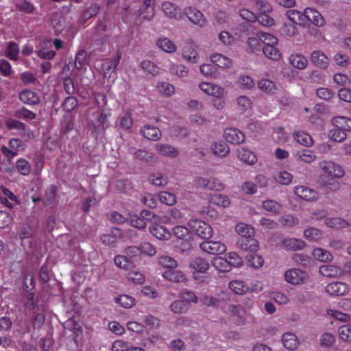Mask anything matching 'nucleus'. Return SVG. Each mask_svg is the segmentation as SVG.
I'll use <instances>...</instances> for the list:
<instances>
[{"label":"nucleus","mask_w":351,"mask_h":351,"mask_svg":"<svg viewBox=\"0 0 351 351\" xmlns=\"http://www.w3.org/2000/svg\"><path fill=\"white\" fill-rule=\"evenodd\" d=\"M257 36H258L261 41L265 44V46L277 45L278 43V38L269 33L258 32Z\"/></svg>","instance_id":"ea45409f"},{"label":"nucleus","mask_w":351,"mask_h":351,"mask_svg":"<svg viewBox=\"0 0 351 351\" xmlns=\"http://www.w3.org/2000/svg\"><path fill=\"white\" fill-rule=\"evenodd\" d=\"M347 130H343L337 127H334L329 132L330 139L336 142H343L347 138Z\"/></svg>","instance_id":"09e8293b"},{"label":"nucleus","mask_w":351,"mask_h":351,"mask_svg":"<svg viewBox=\"0 0 351 351\" xmlns=\"http://www.w3.org/2000/svg\"><path fill=\"white\" fill-rule=\"evenodd\" d=\"M278 245L287 251H298L304 248L305 243L298 239L282 238L280 239Z\"/></svg>","instance_id":"423d86ee"},{"label":"nucleus","mask_w":351,"mask_h":351,"mask_svg":"<svg viewBox=\"0 0 351 351\" xmlns=\"http://www.w3.org/2000/svg\"><path fill=\"white\" fill-rule=\"evenodd\" d=\"M273 178L277 182L283 185H289L293 180L292 174L286 171L277 172Z\"/></svg>","instance_id":"4c0bfd02"},{"label":"nucleus","mask_w":351,"mask_h":351,"mask_svg":"<svg viewBox=\"0 0 351 351\" xmlns=\"http://www.w3.org/2000/svg\"><path fill=\"white\" fill-rule=\"evenodd\" d=\"M199 247L202 251L210 254H221L226 250V245L219 241H204Z\"/></svg>","instance_id":"39448f33"},{"label":"nucleus","mask_w":351,"mask_h":351,"mask_svg":"<svg viewBox=\"0 0 351 351\" xmlns=\"http://www.w3.org/2000/svg\"><path fill=\"white\" fill-rule=\"evenodd\" d=\"M327 315L333 317L335 319L341 322H350L351 321V316L347 313L335 310H327Z\"/></svg>","instance_id":"8fccbe9b"},{"label":"nucleus","mask_w":351,"mask_h":351,"mask_svg":"<svg viewBox=\"0 0 351 351\" xmlns=\"http://www.w3.org/2000/svg\"><path fill=\"white\" fill-rule=\"evenodd\" d=\"M155 148L159 154L165 157L174 158L179 154L176 147L169 145L158 144L155 145Z\"/></svg>","instance_id":"bb28decb"},{"label":"nucleus","mask_w":351,"mask_h":351,"mask_svg":"<svg viewBox=\"0 0 351 351\" xmlns=\"http://www.w3.org/2000/svg\"><path fill=\"white\" fill-rule=\"evenodd\" d=\"M19 98L23 103L27 105H35L40 101L39 95L29 89L21 91L19 94Z\"/></svg>","instance_id":"dca6fc26"},{"label":"nucleus","mask_w":351,"mask_h":351,"mask_svg":"<svg viewBox=\"0 0 351 351\" xmlns=\"http://www.w3.org/2000/svg\"><path fill=\"white\" fill-rule=\"evenodd\" d=\"M289 60L291 66L300 70L305 69L308 64L307 58L300 53L291 54Z\"/></svg>","instance_id":"aec40b11"},{"label":"nucleus","mask_w":351,"mask_h":351,"mask_svg":"<svg viewBox=\"0 0 351 351\" xmlns=\"http://www.w3.org/2000/svg\"><path fill=\"white\" fill-rule=\"evenodd\" d=\"M258 87L261 90L268 94L274 93L276 90V86L274 82L267 79L260 80L258 82Z\"/></svg>","instance_id":"79ce46f5"},{"label":"nucleus","mask_w":351,"mask_h":351,"mask_svg":"<svg viewBox=\"0 0 351 351\" xmlns=\"http://www.w3.org/2000/svg\"><path fill=\"white\" fill-rule=\"evenodd\" d=\"M115 265L122 269H127L132 266V263L125 256L118 255L114 257Z\"/></svg>","instance_id":"338daca9"},{"label":"nucleus","mask_w":351,"mask_h":351,"mask_svg":"<svg viewBox=\"0 0 351 351\" xmlns=\"http://www.w3.org/2000/svg\"><path fill=\"white\" fill-rule=\"evenodd\" d=\"M327 226L332 228H348L350 226L351 224L340 217H331L326 219L325 221Z\"/></svg>","instance_id":"72a5a7b5"},{"label":"nucleus","mask_w":351,"mask_h":351,"mask_svg":"<svg viewBox=\"0 0 351 351\" xmlns=\"http://www.w3.org/2000/svg\"><path fill=\"white\" fill-rule=\"evenodd\" d=\"M331 121L334 127H337L343 130H351V119L348 117L337 116L333 117Z\"/></svg>","instance_id":"7c9ffc66"},{"label":"nucleus","mask_w":351,"mask_h":351,"mask_svg":"<svg viewBox=\"0 0 351 351\" xmlns=\"http://www.w3.org/2000/svg\"><path fill=\"white\" fill-rule=\"evenodd\" d=\"M294 193L297 196L306 201H315L318 198V194L315 191L305 186L295 187Z\"/></svg>","instance_id":"ddd939ff"},{"label":"nucleus","mask_w":351,"mask_h":351,"mask_svg":"<svg viewBox=\"0 0 351 351\" xmlns=\"http://www.w3.org/2000/svg\"><path fill=\"white\" fill-rule=\"evenodd\" d=\"M263 208L274 214H279L282 211V205L274 199H266L262 203Z\"/></svg>","instance_id":"f704fd0d"},{"label":"nucleus","mask_w":351,"mask_h":351,"mask_svg":"<svg viewBox=\"0 0 351 351\" xmlns=\"http://www.w3.org/2000/svg\"><path fill=\"white\" fill-rule=\"evenodd\" d=\"M236 85L242 90H250L254 86L253 79L247 75H239L236 82Z\"/></svg>","instance_id":"c756f323"},{"label":"nucleus","mask_w":351,"mask_h":351,"mask_svg":"<svg viewBox=\"0 0 351 351\" xmlns=\"http://www.w3.org/2000/svg\"><path fill=\"white\" fill-rule=\"evenodd\" d=\"M158 264L163 267H167L169 269H173L177 267V262L173 258L163 255L158 258Z\"/></svg>","instance_id":"0e129e2a"},{"label":"nucleus","mask_w":351,"mask_h":351,"mask_svg":"<svg viewBox=\"0 0 351 351\" xmlns=\"http://www.w3.org/2000/svg\"><path fill=\"white\" fill-rule=\"evenodd\" d=\"M197 184L199 187L209 190L221 191L223 189L221 182L215 178H199Z\"/></svg>","instance_id":"9b49d317"},{"label":"nucleus","mask_w":351,"mask_h":351,"mask_svg":"<svg viewBox=\"0 0 351 351\" xmlns=\"http://www.w3.org/2000/svg\"><path fill=\"white\" fill-rule=\"evenodd\" d=\"M183 58L189 62L196 63L199 60V56L192 43H188L182 50Z\"/></svg>","instance_id":"412c9836"},{"label":"nucleus","mask_w":351,"mask_h":351,"mask_svg":"<svg viewBox=\"0 0 351 351\" xmlns=\"http://www.w3.org/2000/svg\"><path fill=\"white\" fill-rule=\"evenodd\" d=\"M189 267L195 271V273H205L209 268V263L201 257H195L191 260Z\"/></svg>","instance_id":"4be33fe9"},{"label":"nucleus","mask_w":351,"mask_h":351,"mask_svg":"<svg viewBox=\"0 0 351 351\" xmlns=\"http://www.w3.org/2000/svg\"><path fill=\"white\" fill-rule=\"evenodd\" d=\"M247 265L253 268L259 269L263 267L264 260L263 257L256 254H250L247 256Z\"/></svg>","instance_id":"c03bdc74"},{"label":"nucleus","mask_w":351,"mask_h":351,"mask_svg":"<svg viewBox=\"0 0 351 351\" xmlns=\"http://www.w3.org/2000/svg\"><path fill=\"white\" fill-rule=\"evenodd\" d=\"M210 60L213 63L220 68H228L232 63L230 59L219 53L212 54L210 56Z\"/></svg>","instance_id":"c9c22d12"},{"label":"nucleus","mask_w":351,"mask_h":351,"mask_svg":"<svg viewBox=\"0 0 351 351\" xmlns=\"http://www.w3.org/2000/svg\"><path fill=\"white\" fill-rule=\"evenodd\" d=\"M16 169L23 176L29 175L32 170L30 163L23 158H20L16 161Z\"/></svg>","instance_id":"13d9d810"},{"label":"nucleus","mask_w":351,"mask_h":351,"mask_svg":"<svg viewBox=\"0 0 351 351\" xmlns=\"http://www.w3.org/2000/svg\"><path fill=\"white\" fill-rule=\"evenodd\" d=\"M294 138L298 143L306 147H309L313 143L312 137L302 131L295 132Z\"/></svg>","instance_id":"37998d69"},{"label":"nucleus","mask_w":351,"mask_h":351,"mask_svg":"<svg viewBox=\"0 0 351 351\" xmlns=\"http://www.w3.org/2000/svg\"><path fill=\"white\" fill-rule=\"evenodd\" d=\"M228 311L230 315L237 317L242 324L246 322L247 315L241 305L230 304L228 306Z\"/></svg>","instance_id":"cd10ccee"},{"label":"nucleus","mask_w":351,"mask_h":351,"mask_svg":"<svg viewBox=\"0 0 351 351\" xmlns=\"http://www.w3.org/2000/svg\"><path fill=\"white\" fill-rule=\"evenodd\" d=\"M336 338L332 333L326 332L323 333L319 339L320 345L324 348H330L335 343Z\"/></svg>","instance_id":"6e6d98bb"},{"label":"nucleus","mask_w":351,"mask_h":351,"mask_svg":"<svg viewBox=\"0 0 351 351\" xmlns=\"http://www.w3.org/2000/svg\"><path fill=\"white\" fill-rule=\"evenodd\" d=\"M325 289L331 295L340 296L346 295L349 291V287L345 282H333L328 284Z\"/></svg>","instance_id":"1a4fd4ad"},{"label":"nucleus","mask_w":351,"mask_h":351,"mask_svg":"<svg viewBox=\"0 0 351 351\" xmlns=\"http://www.w3.org/2000/svg\"><path fill=\"white\" fill-rule=\"evenodd\" d=\"M313 255L315 258L322 262H329L332 260V255L331 253L320 247L314 249Z\"/></svg>","instance_id":"58836bf2"},{"label":"nucleus","mask_w":351,"mask_h":351,"mask_svg":"<svg viewBox=\"0 0 351 351\" xmlns=\"http://www.w3.org/2000/svg\"><path fill=\"white\" fill-rule=\"evenodd\" d=\"M120 59L121 55L119 53H117L115 58L112 60H107L103 64L102 71L105 78H110L111 77L112 73L114 71L115 69L119 64Z\"/></svg>","instance_id":"4468645a"},{"label":"nucleus","mask_w":351,"mask_h":351,"mask_svg":"<svg viewBox=\"0 0 351 351\" xmlns=\"http://www.w3.org/2000/svg\"><path fill=\"white\" fill-rule=\"evenodd\" d=\"M201 90L208 95H223L224 90L221 87L209 82H201L199 84Z\"/></svg>","instance_id":"b1692460"},{"label":"nucleus","mask_w":351,"mask_h":351,"mask_svg":"<svg viewBox=\"0 0 351 351\" xmlns=\"http://www.w3.org/2000/svg\"><path fill=\"white\" fill-rule=\"evenodd\" d=\"M223 137L228 142L234 145L242 143L245 140L244 134L234 128L226 129L223 132Z\"/></svg>","instance_id":"6e6552de"},{"label":"nucleus","mask_w":351,"mask_h":351,"mask_svg":"<svg viewBox=\"0 0 351 351\" xmlns=\"http://www.w3.org/2000/svg\"><path fill=\"white\" fill-rule=\"evenodd\" d=\"M237 245L240 250L250 252H255L258 249V242L254 237H241Z\"/></svg>","instance_id":"0eeeda50"},{"label":"nucleus","mask_w":351,"mask_h":351,"mask_svg":"<svg viewBox=\"0 0 351 351\" xmlns=\"http://www.w3.org/2000/svg\"><path fill=\"white\" fill-rule=\"evenodd\" d=\"M171 232L165 226L155 224V238L158 240H168L171 238Z\"/></svg>","instance_id":"de8ad7c7"},{"label":"nucleus","mask_w":351,"mask_h":351,"mask_svg":"<svg viewBox=\"0 0 351 351\" xmlns=\"http://www.w3.org/2000/svg\"><path fill=\"white\" fill-rule=\"evenodd\" d=\"M14 3L17 10L27 14L33 13L35 10L34 5L27 0H16Z\"/></svg>","instance_id":"864d4df0"},{"label":"nucleus","mask_w":351,"mask_h":351,"mask_svg":"<svg viewBox=\"0 0 351 351\" xmlns=\"http://www.w3.org/2000/svg\"><path fill=\"white\" fill-rule=\"evenodd\" d=\"M238 158L243 162L252 165L257 161L256 154L245 147H240L237 149Z\"/></svg>","instance_id":"2eb2a0df"},{"label":"nucleus","mask_w":351,"mask_h":351,"mask_svg":"<svg viewBox=\"0 0 351 351\" xmlns=\"http://www.w3.org/2000/svg\"><path fill=\"white\" fill-rule=\"evenodd\" d=\"M319 273L327 277H339L343 275V271L339 267L332 265H325L319 267Z\"/></svg>","instance_id":"6ab92c4d"},{"label":"nucleus","mask_w":351,"mask_h":351,"mask_svg":"<svg viewBox=\"0 0 351 351\" xmlns=\"http://www.w3.org/2000/svg\"><path fill=\"white\" fill-rule=\"evenodd\" d=\"M184 14L193 24L204 27L206 25L207 20L202 12L197 8L188 6L184 9Z\"/></svg>","instance_id":"20e7f679"},{"label":"nucleus","mask_w":351,"mask_h":351,"mask_svg":"<svg viewBox=\"0 0 351 351\" xmlns=\"http://www.w3.org/2000/svg\"><path fill=\"white\" fill-rule=\"evenodd\" d=\"M157 90L160 94L165 96H171L175 93V87L168 82L158 83Z\"/></svg>","instance_id":"bf43d9fd"},{"label":"nucleus","mask_w":351,"mask_h":351,"mask_svg":"<svg viewBox=\"0 0 351 351\" xmlns=\"http://www.w3.org/2000/svg\"><path fill=\"white\" fill-rule=\"evenodd\" d=\"M283 346L289 350H293L297 348L299 341L297 337L291 332H287L282 337Z\"/></svg>","instance_id":"c85d7f7f"},{"label":"nucleus","mask_w":351,"mask_h":351,"mask_svg":"<svg viewBox=\"0 0 351 351\" xmlns=\"http://www.w3.org/2000/svg\"><path fill=\"white\" fill-rule=\"evenodd\" d=\"M158 199L162 204L168 206H172L176 202V195L167 191L160 193Z\"/></svg>","instance_id":"680f3d73"},{"label":"nucleus","mask_w":351,"mask_h":351,"mask_svg":"<svg viewBox=\"0 0 351 351\" xmlns=\"http://www.w3.org/2000/svg\"><path fill=\"white\" fill-rule=\"evenodd\" d=\"M162 276L167 280L176 282H183L186 280V276L179 270L167 269L162 273Z\"/></svg>","instance_id":"5701e85b"},{"label":"nucleus","mask_w":351,"mask_h":351,"mask_svg":"<svg viewBox=\"0 0 351 351\" xmlns=\"http://www.w3.org/2000/svg\"><path fill=\"white\" fill-rule=\"evenodd\" d=\"M305 25L312 23L316 26L322 27L324 25L325 21L322 16L315 10L307 8L304 10Z\"/></svg>","instance_id":"9d476101"},{"label":"nucleus","mask_w":351,"mask_h":351,"mask_svg":"<svg viewBox=\"0 0 351 351\" xmlns=\"http://www.w3.org/2000/svg\"><path fill=\"white\" fill-rule=\"evenodd\" d=\"M116 125L120 128L129 130L133 125V119L131 116V111L126 110L121 114L116 122Z\"/></svg>","instance_id":"a211bd4d"},{"label":"nucleus","mask_w":351,"mask_h":351,"mask_svg":"<svg viewBox=\"0 0 351 351\" xmlns=\"http://www.w3.org/2000/svg\"><path fill=\"white\" fill-rule=\"evenodd\" d=\"M311 61L317 67L327 69L329 65V59L327 56L320 50H315L311 54Z\"/></svg>","instance_id":"f8f14e48"},{"label":"nucleus","mask_w":351,"mask_h":351,"mask_svg":"<svg viewBox=\"0 0 351 351\" xmlns=\"http://www.w3.org/2000/svg\"><path fill=\"white\" fill-rule=\"evenodd\" d=\"M213 265L217 270L223 272L228 271L231 269L228 260L220 256L213 259Z\"/></svg>","instance_id":"603ef678"},{"label":"nucleus","mask_w":351,"mask_h":351,"mask_svg":"<svg viewBox=\"0 0 351 351\" xmlns=\"http://www.w3.org/2000/svg\"><path fill=\"white\" fill-rule=\"evenodd\" d=\"M0 201L5 206L12 208L17 204V197L10 190L2 187Z\"/></svg>","instance_id":"f3484780"},{"label":"nucleus","mask_w":351,"mask_h":351,"mask_svg":"<svg viewBox=\"0 0 351 351\" xmlns=\"http://www.w3.org/2000/svg\"><path fill=\"white\" fill-rule=\"evenodd\" d=\"M339 337L345 341H351V324H345L338 329Z\"/></svg>","instance_id":"69168bd1"},{"label":"nucleus","mask_w":351,"mask_h":351,"mask_svg":"<svg viewBox=\"0 0 351 351\" xmlns=\"http://www.w3.org/2000/svg\"><path fill=\"white\" fill-rule=\"evenodd\" d=\"M34 231L31 226L23 224L19 227L16 231V237L21 240L30 238L33 235Z\"/></svg>","instance_id":"a18cd8bd"},{"label":"nucleus","mask_w":351,"mask_h":351,"mask_svg":"<svg viewBox=\"0 0 351 351\" xmlns=\"http://www.w3.org/2000/svg\"><path fill=\"white\" fill-rule=\"evenodd\" d=\"M189 226L192 231L202 239H209L213 234L212 227L203 221L191 219Z\"/></svg>","instance_id":"7ed1b4c3"},{"label":"nucleus","mask_w":351,"mask_h":351,"mask_svg":"<svg viewBox=\"0 0 351 351\" xmlns=\"http://www.w3.org/2000/svg\"><path fill=\"white\" fill-rule=\"evenodd\" d=\"M229 288L237 294H244L249 291V287H247L244 282L241 280H232L229 283Z\"/></svg>","instance_id":"a19ab883"},{"label":"nucleus","mask_w":351,"mask_h":351,"mask_svg":"<svg viewBox=\"0 0 351 351\" xmlns=\"http://www.w3.org/2000/svg\"><path fill=\"white\" fill-rule=\"evenodd\" d=\"M235 230L241 237H254L255 234L254 229L244 223H238L235 226Z\"/></svg>","instance_id":"e433bc0d"},{"label":"nucleus","mask_w":351,"mask_h":351,"mask_svg":"<svg viewBox=\"0 0 351 351\" xmlns=\"http://www.w3.org/2000/svg\"><path fill=\"white\" fill-rule=\"evenodd\" d=\"M320 169L328 176L335 178H341L345 176L343 167L332 160H322L319 162Z\"/></svg>","instance_id":"f257e3e1"},{"label":"nucleus","mask_w":351,"mask_h":351,"mask_svg":"<svg viewBox=\"0 0 351 351\" xmlns=\"http://www.w3.org/2000/svg\"><path fill=\"white\" fill-rule=\"evenodd\" d=\"M162 10L167 16L172 19H178L181 14L180 8L170 1L164 2Z\"/></svg>","instance_id":"393cba45"},{"label":"nucleus","mask_w":351,"mask_h":351,"mask_svg":"<svg viewBox=\"0 0 351 351\" xmlns=\"http://www.w3.org/2000/svg\"><path fill=\"white\" fill-rule=\"evenodd\" d=\"M237 106L239 110L246 112L251 107V100L247 96H239L237 99Z\"/></svg>","instance_id":"774afa93"},{"label":"nucleus","mask_w":351,"mask_h":351,"mask_svg":"<svg viewBox=\"0 0 351 351\" xmlns=\"http://www.w3.org/2000/svg\"><path fill=\"white\" fill-rule=\"evenodd\" d=\"M285 280L293 285H302L305 284L308 279V273L298 268H292L285 271Z\"/></svg>","instance_id":"f03ea898"},{"label":"nucleus","mask_w":351,"mask_h":351,"mask_svg":"<svg viewBox=\"0 0 351 351\" xmlns=\"http://www.w3.org/2000/svg\"><path fill=\"white\" fill-rule=\"evenodd\" d=\"M115 301L122 307L125 308H130L135 304V300L128 295H119L115 298Z\"/></svg>","instance_id":"5fc2aeb1"},{"label":"nucleus","mask_w":351,"mask_h":351,"mask_svg":"<svg viewBox=\"0 0 351 351\" xmlns=\"http://www.w3.org/2000/svg\"><path fill=\"white\" fill-rule=\"evenodd\" d=\"M211 201L215 205L223 208H227L230 204V200L229 197L222 194H215L212 197Z\"/></svg>","instance_id":"4d7b16f0"},{"label":"nucleus","mask_w":351,"mask_h":351,"mask_svg":"<svg viewBox=\"0 0 351 351\" xmlns=\"http://www.w3.org/2000/svg\"><path fill=\"white\" fill-rule=\"evenodd\" d=\"M297 158L306 163H311L316 159V156L310 150L304 149L296 153Z\"/></svg>","instance_id":"3c124183"},{"label":"nucleus","mask_w":351,"mask_h":351,"mask_svg":"<svg viewBox=\"0 0 351 351\" xmlns=\"http://www.w3.org/2000/svg\"><path fill=\"white\" fill-rule=\"evenodd\" d=\"M157 46L167 53H173L176 51V45L167 38H162L158 40Z\"/></svg>","instance_id":"473e14b6"},{"label":"nucleus","mask_w":351,"mask_h":351,"mask_svg":"<svg viewBox=\"0 0 351 351\" xmlns=\"http://www.w3.org/2000/svg\"><path fill=\"white\" fill-rule=\"evenodd\" d=\"M276 45L264 46L263 51L265 56L271 60H277L280 58V52L276 47Z\"/></svg>","instance_id":"052dcab7"},{"label":"nucleus","mask_w":351,"mask_h":351,"mask_svg":"<svg viewBox=\"0 0 351 351\" xmlns=\"http://www.w3.org/2000/svg\"><path fill=\"white\" fill-rule=\"evenodd\" d=\"M287 19L294 24L305 25L304 12L296 10H289L285 13Z\"/></svg>","instance_id":"a878e982"},{"label":"nucleus","mask_w":351,"mask_h":351,"mask_svg":"<svg viewBox=\"0 0 351 351\" xmlns=\"http://www.w3.org/2000/svg\"><path fill=\"white\" fill-rule=\"evenodd\" d=\"M170 73L179 77H185L188 75V70L184 65L173 64L170 66Z\"/></svg>","instance_id":"e2e57ef3"},{"label":"nucleus","mask_w":351,"mask_h":351,"mask_svg":"<svg viewBox=\"0 0 351 351\" xmlns=\"http://www.w3.org/2000/svg\"><path fill=\"white\" fill-rule=\"evenodd\" d=\"M211 149L214 155L220 158L226 157L230 152L228 146L223 141L214 143L211 146Z\"/></svg>","instance_id":"2f4dec72"},{"label":"nucleus","mask_w":351,"mask_h":351,"mask_svg":"<svg viewBox=\"0 0 351 351\" xmlns=\"http://www.w3.org/2000/svg\"><path fill=\"white\" fill-rule=\"evenodd\" d=\"M19 53V45L14 42H10L5 52V56L12 60H17Z\"/></svg>","instance_id":"49530a36"}]
</instances>
